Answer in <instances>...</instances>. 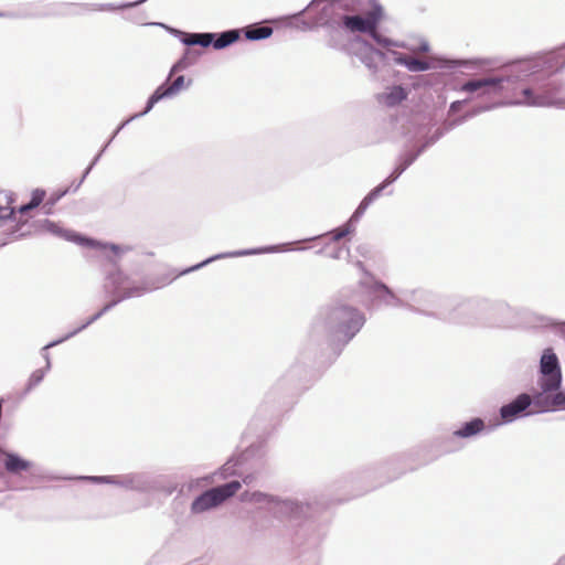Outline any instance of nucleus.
<instances>
[{"label":"nucleus","instance_id":"nucleus-20","mask_svg":"<svg viewBox=\"0 0 565 565\" xmlns=\"http://www.w3.org/2000/svg\"><path fill=\"white\" fill-rule=\"evenodd\" d=\"M146 291H147V288L142 287V286H136L132 288H128V289L122 290V294L120 295V299L138 297V296H141Z\"/></svg>","mask_w":565,"mask_h":565},{"label":"nucleus","instance_id":"nucleus-9","mask_svg":"<svg viewBox=\"0 0 565 565\" xmlns=\"http://www.w3.org/2000/svg\"><path fill=\"white\" fill-rule=\"evenodd\" d=\"M484 429V423L480 418H475L469 423H466L460 429L454 431V436L468 438L472 437Z\"/></svg>","mask_w":565,"mask_h":565},{"label":"nucleus","instance_id":"nucleus-16","mask_svg":"<svg viewBox=\"0 0 565 565\" xmlns=\"http://www.w3.org/2000/svg\"><path fill=\"white\" fill-rule=\"evenodd\" d=\"M489 88H495V82L492 79H477V81H469L463 86L462 89L466 92H477L479 89H489Z\"/></svg>","mask_w":565,"mask_h":565},{"label":"nucleus","instance_id":"nucleus-22","mask_svg":"<svg viewBox=\"0 0 565 565\" xmlns=\"http://www.w3.org/2000/svg\"><path fill=\"white\" fill-rule=\"evenodd\" d=\"M265 498H266V495L260 492H254V493L245 492L242 494L243 501H262Z\"/></svg>","mask_w":565,"mask_h":565},{"label":"nucleus","instance_id":"nucleus-8","mask_svg":"<svg viewBox=\"0 0 565 565\" xmlns=\"http://www.w3.org/2000/svg\"><path fill=\"white\" fill-rule=\"evenodd\" d=\"M532 403L530 395L521 394L511 403L504 405L500 409L501 417L504 422H512L521 415Z\"/></svg>","mask_w":565,"mask_h":565},{"label":"nucleus","instance_id":"nucleus-23","mask_svg":"<svg viewBox=\"0 0 565 565\" xmlns=\"http://www.w3.org/2000/svg\"><path fill=\"white\" fill-rule=\"evenodd\" d=\"M103 248L109 249L116 257H120L125 252V249L122 247L117 246V245H104Z\"/></svg>","mask_w":565,"mask_h":565},{"label":"nucleus","instance_id":"nucleus-7","mask_svg":"<svg viewBox=\"0 0 565 565\" xmlns=\"http://www.w3.org/2000/svg\"><path fill=\"white\" fill-rule=\"evenodd\" d=\"M184 87V76H178L171 84L159 86L148 100L147 107L142 114L148 113L156 103L164 97L177 95Z\"/></svg>","mask_w":565,"mask_h":565},{"label":"nucleus","instance_id":"nucleus-25","mask_svg":"<svg viewBox=\"0 0 565 565\" xmlns=\"http://www.w3.org/2000/svg\"><path fill=\"white\" fill-rule=\"evenodd\" d=\"M331 234H332V238L334 241H340L341 238H343L348 234V231L339 228V230L332 232Z\"/></svg>","mask_w":565,"mask_h":565},{"label":"nucleus","instance_id":"nucleus-17","mask_svg":"<svg viewBox=\"0 0 565 565\" xmlns=\"http://www.w3.org/2000/svg\"><path fill=\"white\" fill-rule=\"evenodd\" d=\"M273 29L270 26H254L249 28L245 32V36L248 40H262L270 36Z\"/></svg>","mask_w":565,"mask_h":565},{"label":"nucleus","instance_id":"nucleus-4","mask_svg":"<svg viewBox=\"0 0 565 565\" xmlns=\"http://www.w3.org/2000/svg\"><path fill=\"white\" fill-rule=\"evenodd\" d=\"M541 373L540 386L544 392H552L559 388L562 375L558 360L551 350H546L541 358Z\"/></svg>","mask_w":565,"mask_h":565},{"label":"nucleus","instance_id":"nucleus-19","mask_svg":"<svg viewBox=\"0 0 565 565\" xmlns=\"http://www.w3.org/2000/svg\"><path fill=\"white\" fill-rule=\"evenodd\" d=\"M405 98H406V93H405L404 88H402L401 86L394 87L391 90V93L387 94L386 97H385L386 104L390 105V106L398 104L402 100H404Z\"/></svg>","mask_w":565,"mask_h":565},{"label":"nucleus","instance_id":"nucleus-5","mask_svg":"<svg viewBox=\"0 0 565 565\" xmlns=\"http://www.w3.org/2000/svg\"><path fill=\"white\" fill-rule=\"evenodd\" d=\"M513 104L545 107V106L556 105L557 100L553 97V95L550 93V90H544L542 93L535 94L529 87H521L515 93V98L513 100Z\"/></svg>","mask_w":565,"mask_h":565},{"label":"nucleus","instance_id":"nucleus-14","mask_svg":"<svg viewBox=\"0 0 565 565\" xmlns=\"http://www.w3.org/2000/svg\"><path fill=\"white\" fill-rule=\"evenodd\" d=\"M397 62L405 65L412 72H420L429 68L427 62L411 56L398 57Z\"/></svg>","mask_w":565,"mask_h":565},{"label":"nucleus","instance_id":"nucleus-2","mask_svg":"<svg viewBox=\"0 0 565 565\" xmlns=\"http://www.w3.org/2000/svg\"><path fill=\"white\" fill-rule=\"evenodd\" d=\"M241 482L234 480L226 484L210 489L194 500L192 503V511L200 513L211 508L217 507L226 499L233 497L241 489Z\"/></svg>","mask_w":565,"mask_h":565},{"label":"nucleus","instance_id":"nucleus-28","mask_svg":"<svg viewBox=\"0 0 565 565\" xmlns=\"http://www.w3.org/2000/svg\"><path fill=\"white\" fill-rule=\"evenodd\" d=\"M85 242H86V244H88V245H93V241H90V239H85Z\"/></svg>","mask_w":565,"mask_h":565},{"label":"nucleus","instance_id":"nucleus-12","mask_svg":"<svg viewBox=\"0 0 565 565\" xmlns=\"http://www.w3.org/2000/svg\"><path fill=\"white\" fill-rule=\"evenodd\" d=\"M239 39V32L237 30H231L223 32L215 41H213V46L216 50L224 49Z\"/></svg>","mask_w":565,"mask_h":565},{"label":"nucleus","instance_id":"nucleus-15","mask_svg":"<svg viewBox=\"0 0 565 565\" xmlns=\"http://www.w3.org/2000/svg\"><path fill=\"white\" fill-rule=\"evenodd\" d=\"M13 199L7 192H0V220L8 218L13 215L14 209L11 206Z\"/></svg>","mask_w":565,"mask_h":565},{"label":"nucleus","instance_id":"nucleus-3","mask_svg":"<svg viewBox=\"0 0 565 565\" xmlns=\"http://www.w3.org/2000/svg\"><path fill=\"white\" fill-rule=\"evenodd\" d=\"M383 18V9L376 4L370 10L366 15H344L342 23L345 29L351 32H364L370 33L376 41L377 38V25Z\"/></svg>","mask_w":565,"mask_h":565},{"label":"nucleus","instance_id":"nucleus-18","mask_svg":"<svg viewBox=\"0 0 565 565\" xmlns=\"http://www.w3.org/2000/svg\"><path fill=\"white\" fill-rule=\"evenodd\" d=\"M44 196H45V192L43 190L38 189V190L33 191L31 201L28 204L22 205L19 209V212L21 214H24L28 211L39 206L42 203Z\"/></svg>","mask_w":565,"mask_h":565},{"label":"nucleus","instance_id":"nucleus-1","mask_svg":"<svg viewBox=\"0 0 565 565\" xmlns=\"http://www.w3.org/2000/svg\"><path fill=\"white\" fill-rule=\"evenodd\" d=\"M364 316L351 307L331 309L323 320V330L331 341L349 342L364 324Z\"/></svg>","mask_w":565,"mask_h":565},{"label":"nucleus","instance_id":"nucleus-11","mask_svg":"<svg viewBox=\"0 0 565 565\" xmlns=\"http://www.w3.org/2000/svg\"><path fill=\"white\" fill-rule=\"evenodd\" d=\"M395 178L385 180L382 184L372 190L360 203L355 214H362L369 207V205L380 195L383 189L390 184Z\"/></svg>","mask_w":565,"mask_h":565},{"label":"nucleus","instance_id":"nucleus-26","mask_svg":"<svg viewBox=\"0 0 565 565\" xmlns=\"http://www.w3.org/2000/svg\"><path fill=\"white\" fill-rule=\"evenodd\" d=\"M186 65H188V63H186L185 61H183V60H182V61H180V62H178V63L172 67V70H171V74H170V75H172V74H174L175 72H178V71H180V70H182V68L186 67Z\"/></svg>","mask_w":565,"mask_h":565},{"label":"nucleus","instance_id":"nucleus-27","mask_svg":"<svg viewBox=\"0 0 565 565\" xmlns=\"http://www.w3.org/2000/svg\"><path fill=\"white\" fill-rule=\"evenodd\" d=\"M250 480H252V478H250L249 476H246V477L243 479L244 483H249V482H250Z\"/></svg>","mask_w":565,"mask_h":565},{"label":"nucleus","instance_id":"nucleus-6","mask_svg":"<svg viewBox=\"0 0 565 565\" xmlns=\"http://www.w3.org/2000/svg\"><path fill=\"white\" fill-rule=\"evenodd\" d=\"M550 392H544L542 390L541 393L536 394L533 398V404L540 411H553V409H565V393L557 392L554 395H550Z\"/></svg>","mask_w":565,"mask_h":565},{"label":"nucleus","instance_id":"nucleus-21","mask_svg":"<svg viewBox=\"0 0 565 565\" xmlns=\"http://www.w3.org/2000/svg\"><path fill=\"white\" fill-rule=\"evenodd\" d=\"M43 377L44 374L42 370L34 371L30 376L28 388L30 390L36 386L43 380Z\"/></svg>","mask_w":565,"mask_h":565},{"label":"nucleus","instance_id":"nucleus-24","mask_svg":"<svg viewBox=\"0 0 565 565\" xmlns=\"http://www.w3.org/2000/svg\"><path fill=\"white\" fill-rule=\"evenodd\" d=\"M118 300H115L108 305H106L98 313H96L89 322H93L95 321L96 319H98L99 317H102L107 310H109L114 305L117 303Z\"/></svg>","mask_w":565,"mask_h":565},{"label":"nucleus","instance_id":"nucleus-13","mask_svg":"<svg viewBox=\"0 0 565 565\" xmlns=\"http://www.w3.org/2000/svg\"><path fill=\"white\" fill-rule=\"evenodd\" d=\"M214 39L212 33H192L184 39V43L188 45H201L209 46Z\"/></svg>","mask_w":565,"mask_h":565},{"label":"nucleus","instance_id":"nucleus-10","mask_svg":"<svg viewBox=\"0 0 565 565\" xmlns=\"http://www.w3.org/2000/svg\"><path fill=\"white\" fill-rule=\"evenodd\" d=\"M4 467L9 472L17 473V472H20L23 470H28L30 467V463L17 455L7 454L6 460H4Z\"/></svg>","mask_w":565,"mask_h":565}]
</instances>
